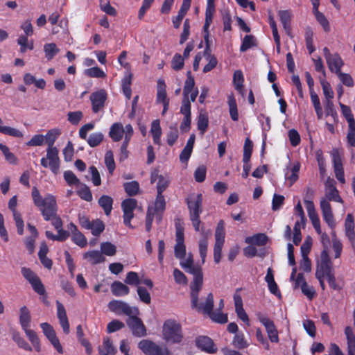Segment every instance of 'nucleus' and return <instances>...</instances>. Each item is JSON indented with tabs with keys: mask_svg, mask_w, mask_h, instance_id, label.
Segmentation results:
<instances>
[{
	"mask_svg": "<svg viewBox=\"0 0 355 355\" xmlns=\"http://www.w3.org/2000/svg\"><path fill=\"white\" fill-rule=\"evenodd\" d=\"M31 196L34 205L38 207L45 220H51L52 225L58 230L62 228V222L57 216V203L52 194H46L44 198L37 187L32 189Z\"/></svg>",
	"mask_w": 355,
	"mask_h": 355,
	"instance_id": "nucleus-1",
	"label": "nucleus"
},
{
	"mask_svg": "<svg viewBox=\"0 0 355 355\" xmlns=\"http://www.w3.org/2000/svg\"><path fill=\"white\" fill-rule=\"evenodd\" d=\"M325 195L320 201V207L324 220L328 226L333 229L336 226L331 206L329 201L343 202V200L338 194V191L334 184V180L330 178H327L325 182Z\"/></svg>",
	"mask_w": 355,
	"mask_h": 355,
	"instance_id": "nucleus-2",
	"label": "nucleus"
},
{
	"mask_svg": "<svg viewBox=\"0 0 355 355\" xmlns=\"http://www.w3.org/2000/svg\"><path fill=\"white\" fill-rule=\"evenodd\" d=\"M180 259V266L185 270L187 272H189L193 276V279L191 283L190 286H193V290L194 292L197 291L199 287H200V284L203 282V274L202 271V268L196 266L193 263V258L191 253L188 254V255L184 257L182 259Z\"/></svg>",
	"mask_w": 355,
	"mask_h": 355,
	"instance_id": "nucleus-3",
	"label": "nucleus"
},
{
	"mask_svg": "<svg viewBox=\"0 0 355 355\" xmlns=\"http://www.w3.org/2000/svg\"><path fill=\"white\" fill-rule=\"evenodd\" d=\"M203 282L201 283L200 287L196 291L193 290V286H190L191 289V302L192 308L205 315H209L213 311L214 307V296L212 293H209L205 299V302L200 304L198 302L199 293L202 288Z\"/></svg>",
	"mask_w": 355,
	"mask_h": 355,
	"instance_id": "nucleus-4",
	"label": "nucleus"
},
{
	"mask_svg": "<svg viewBox=\"0 0 355 355\" xmlns=\"http://www.w3.org/2000/svg\"><path fill=\"white\" fill-rule=\"evenodd\" d=\"M163 338L169 344L180 343L182 338L180 324L173 320H166L163 325Z\"/></svg>",
	"mask_w": 355,
	"mask_h": 355,
	"instance_id": "nucleus-5",
	"label": "nucleus"
},
{
	"mask_svg": "<svg viewBox=\"0 0 355 355\" xmlns=\"http://www.w3.org/2000/svg\"><path fill=\"white\" fill-rule=\"evenodd\" d=\"M225 223L221 220L218 222L215 232L214 259L216 263H218L221 259V251L225 242Z\"/></svg>",
	"mask_w": 355,
	"mask_h": 355,
	"instance_id": "nucleus-6",
	"label": "nucleus"
},
{
	"mask_svg": "<svg viewBox=\"0 0 355 355\" xmlns=\"http://www.w3.org/2000/svg\"><path fill=\"white\" fill-rule=\"evenodd\" d=\"M41 165L46 168H49L54 174L58 173L60 159L57 148H47L46 157L41 159Z\"/></svg>",
	"mask_w": 355,
	"mask_h": 355,
	"instance_id": "nucleus-7",
	"label": "nucleus"
},
{
	"mask_svg": "<svg viewBox=\"0 0 355 355\" xmlns=\"http://www.w3.org/2000/svg\"><path fill=\"white\" fill-rule=\"evenodd\" d=\"M108 308L116 315L124 314L130 316L138 313L137 308L130 307L127 303L120 300H112L108 304Z\"/></svg>",
	"mask_w": 355,
	"mask_h": 355,
	"instance_id": "nucleus-8",
	"label": "nucleus"
},
{
	"mask_svg": "<svg viewBox=\"0 0 355 355\" xmlns=\"http://www.w3.org/2000/svg\"><path fill=\"white\" fill-rule=\"evenodd\" d=\"M175 241L176 243L174 247L175 257L177 259H182L186 256V246L184 245V228L180 224H175Z\"/></svg>",
	"mask_w": 355,
	"mask_h": 355,
	"instance_id": "nucleus-9",
	"label": "nucleus"
},
{
	"mask_svg": "<svg viewBox=\"0 0 355 355\" xmlns=\"http://www.w3.org/2000/svg\"><path fill=\"white\" fill-rule=\"evenodd\" d=\"M78 219L80 225L83 228L91 230L92 234L94 236L100 235L105 229L103 223L98 219L90 221L87 216L80 215Z\"/></svg>",
	"mask_w": 355,
	"mask_h": 355,
	"instance_id": "nucleus-10",
	"label": "nucleus"
},
{
	"mask_svg": "<svg viewBox=\"0 0 355 355\" xmlns=\"http://www.w3.org/2000/svg\"><path fill=\"white\" fill-rule=\"evenodd\" d=\"M137 205V202L135 199L128 198L122 202L121 207L123 211V222L124 224L130 227L133 228L131 225V220L134 217L133 211Z\"/></svg>",
	"mask_w": 355,
	"mask_h": 355,
	"instance_id": "nucleus-11",
	"label": "nucleus"
},
{
	"mask_svg": "<svg viewBox=\"0 0 355 355\" xmlns=\"http://www.w3.org/2000/svg\"><path fill=\"white\" fill-rule=\"evenodd\" d=\"M21 274L29 282L36 293L39 295H44L45 293L44 285L40 278L32 270L27 268H22Z\"/></svg>",
	"mask_w": 355,
	"mask_h": 355,
	"instance_id": "nucleus-12",
	"label": "nucleus"
},
{
	"mask_svg": "<svg viewBox=\"0 0 355 355\" xmlns=\"http://www.w3.org/2000/svg\"><path fill=\"white\" fill-rule=\"evenodd\" d=\"M190 216H200L202 211V196L201 193H191L187 199Z\"/></svg>",
	"mask_w": 355,
	"mask_h": 355,
	"instance_id": "nucleus-13",
	"label": "nucleus"
},
{
	"mask_svg": "<svg viewBox=\"0 0 355 355\" xmlns=\"http://www.w3.org/2000/svg\"><path fill=\"white\" fill-rule=\"evenodd\" d=\"M259 322L265 327L268 339L272 343H277L279 341L278 331L274 322L268 317L261 314L258 315Z\"/></svg>",
	"mask_w": 355,
	"mask_h": 355,
	"instance_id": "nucleus-14",
	"label": "nucleus"
},
{
	"mask_svg": "<svg viewBox=\"0 0 355 355\" xmlns=\"http://www.w3.org/2000/svg\"><path fill=\"white\" fill-rule=\"evenodd\" d=\"M17 205V196H14L10 199L8 202V208L12 213L13 218L17 230V233L19 235H22L24 234V222L21 213L19 212L16 209Z\"/></svg>",
	"mask_w": 355,
	"mask_h": 355,
	"instance_id": "nucleus-15",
	"label": "nucleus"
},
{
	"mask_svg": "<svg viewBox=\"0 0 355 355\" xmlns=\"http://www.w3.org/2000/svg\"><path fill=\"white\" fill-rule=\"evenodd\" d=\"M127 324L131 329L134 336L137 337H143L146 335V327L142 321L135 315L129 316L127 320Z\"/></svg>",
	"mask_w": 355,
	"mask_h": 355,
	"instance_id": "nucleus-16",
	"label": "nucleus"
},
{
	"mask_svg": "<svg viewBox=\"0 0 355 355\" xmlns=\"http://www.w3.org/2000/svg\"><path fill=\"white\" fill-rule=\"evenodd\" d=\"M128 128H130L131 130V138L133 135V128L132 125L130 124H128L123 127V125L120 123H115L111 126L109 135L114 141H119L122 139L123 135H125V137L127 136Z\"/></svg>",
	"mask_w": 355,
	"mask_h": 355,
	"instance_id": "nucleus-17",
	"label": "nucleus"
},
{
	"mask_svg": "<svg viewBox=\"0 0 355 355\" xmlns=\"http://www.w3.org/2000/svg\"><path fill=\"white\" fill-rule=\"evenodd\" d=\"M308 216L317 233H320V220L311 200L304 199Z\"/></svg>",
	"mask_w": 355,
	"mask_h": 355,
	"instance_id": "nucleus-18",
	"label": "nucleus"
},
{
	"mask_svg": "<svg viewBox=\"0 0 355 355\" xmlns=\"http://www.w3.org/2000/svg\"><path fill=\"white\" fill-rule=\"evenodd\" d=\"M311 4L313 6V13L317 20V21L320 24L324 31L329 32L330 31V25L327 18L325 15L319 11L320 6V0H310Z\"/></svg>",
	"mask_w": 355,
	"mask_h": 355,
	"instance_id": "nucleus-19",
	"label": "nucleus"
},
{
	"mask_svg": "<svg viewBox=\"0 0 355 355\" xmlns=\"http://www.w3.org/2000/svg\"><path fill=\"white\" fill-rule=\"evenodd\" d=\"M300 170V164L299 162L289 163L284 171L285 180L288 182L289 186H292L298 179Z\"/></svg>",
	"mask_w": 355,
	"mask_h": 355,
	"instance_id": "nucleus-20",
	"label": "nucleus"
},
{
	"mask_svg": "<svg viewBox=\"0 0 355 355\" xmlns=\"http://www.w3.org/2000/svg\"><path fill=\"white\" fill-rule=\"evenodd\" d=\"M332 159L336 178L340 182L344 184L345 182V179L344 176L343 167L338 150H333Z\"/></svg>",
	"mask_w": 355,
	"mask_h": 355,
	"instance_id": "nucleus-21",
	"label": "nucleus"
},
{
	"mask_svg": "<svg viewBox=\"0 0 355 355\" xmlns=\"http://www.w3.org/2000/svg\"><path fill=\"white\" fill-rule=\"evenodd\" d=\"M166 208V202L162 194H157L155 202L149 206L148 210H151L152 214L155 216L158 221L162 220V216Z\"/></svg>",
	"mask_w": 355,
	"mask_h": 355,
	"instance_id": "nucleus-22",
	"label": "nucleus"
},
{
	"mask_svg": "<svg viewBox=\"0 0 355 355\" xmlns=\"http://www.w3.org/2000/svg\"><path fill=\"white\" fill-rule=\"evenodd\" d=\"M107 94L105 90L101 89L94 92L90 96L94 112H98L103 106L106 100Z\"/></svg>",
	"mask_w": 355,
	"mask_h": 355,
	"instance_id": "nucleus-23",
	"label": "nucleus"
},
{
	"mask_svg": "<svg viewBox=\"0 0 355 355\" xmlns=\"http://www.w3.org/2000/svg\"><path fill=\"white\" fill-rule=\"evenodd\" d=\"M57 316L59 320L60 324L65 334L69 333V323L67 318L66 310L63 304L59 301L56 302Z\"/></svg>",
	"mask_w": 355,
	"mask_h": 355,
	"instance_id": "nucleus-24",
	"label": "nucleus"
},
{
	"mask_svg": "<svg viewBox=\"0 0 355 355\" xmlns=\"http://www.w3.org/2000/svg\"><path fill=\"white\" fill-rule=\"evenodd\" d=\"M214 12V0H207L205 12V22L203 26L204 31L206 33V35H205V40L207 43L208 42V29L212 22Z\"/></svg>",
	"mask_w": 355,
	"mask_h": 355,
	"instance_id": "nucleus-25",
	"label": "nucleus"
},
{
	"mask_svg": "<svg viewBox=\"0 0 355 355\" xmlns=\"http://www.w3.org/2000/svg\"><path fill=\"white\" fill-rule=\"evenodd\" d=\"M327 67L331 73L335 74L341 71L345 63L341 56L338 53H333V56L326 60Z\"/></svg>",
	"mask_w": 355,
	"mask_h": 355,
	"instance_id": "nucleus-26",
	"label": "nucleus"
},
{
	"mask_svg": "<svg viewBox=\"0 0 355 355\" xmlns=\"http://www.w3.org/2000/svg\"><path fill=\"white\" fill-rule=\"evenodd\" d=\"M196 343L198 348L207 353L215 354L217 352V347L215 346L213 340L207 336L198 337Z\"/></svg>",
	"mask_w": 355,
	"mask_h": 355,
	"instance_id": "nucleus-27",
	"label": "nucleus"
},
{
	"mask_svg": "<svg viewBox=\"0 0 355 355\" xmlns=\"http://www.w3.org/2000/svg\"><path fill=\"white\" fill-rule=\"evenodd\" d=\"M354 227V216L352 214H348L345 220V232L352 246L355 245Z\"/></svg>",
	"mask_w": 355,
	"mask_h": 355,
	"instance_id": "nucleus-28",
	"label": "nucleus"
},
{
	"mask_svg": "<svg viewBox=\"0 0 355 355\" xmlns=\"http://www.w3.org/2000/svg\"><path fill=\"white\" fill-rule=\"evenodd\" d=\"M330 269H332V265L329 256L328 249H323L318 261L316 272H318L320 275V272Z\"/></svg>",
	"mask_w": 355,
	"mask_h": 355,
	"instance_id": "nucleus-29",
	"label": "nucleus"
},
{
	"mask_svg": "<svg viewBox=\"0 0 355 355\" xmlns=\"http://www.w3.org/2000/svg\"><path fill=\"white\" fill-rule=\"evenodd\" d=\"M150 180L152 183L157 181V194H162L164 191L168 187L170 182L168 178L159 175L157 171H154L151 173Z\"/></svg>",
	"mask_w": 355,
	"mask_h": 355,
	"instance_id": "nucleus-30",
	"label": "nucleus"
},
{
	"mask_svg": "<svg viewBox=\"0 0 355 355\" xmlns=\"http://www.w3.org/2000/svg\"><path fill=\"white\" fill-rule=\"evenodd\" d=\"M201 234L202 238L199 240L198 248L202 263H204L205 262L207 253L208 238L211 236V233L210 231L205 232L202 230Z\"/></svg>",
	"mask_w": 355,
	"mask_h": 355,
	"instance_id": "nucleus-31",
	"label": "nucleus"
},
{
	"mask_svg": "<svg viewBox=\"0 0 355 355\" xmlns=\"http://www.w3.org/2000/svg\"><path fill=\"white\" fill-rule=\"evenodd\" d=\"M345 335L347 340V355H355V334L351 327H346Z\"/></svg>",
	"mask_w": 355,
	"mask_h": 355,
	"instance_id": "nucleus-32",
	"label": "nucleus"
},
{
	"mask_svg": "<svg viewBox=\"0 0 355 355\" xmlns=\"http://www.w3.org/2000/svg\"><path fill=\"white\" fill-rule=\"evenodd\" d=\"M83 259L89 263L96 265L105 261V259L100 251L90 250L83 254Z\"/></svg>",
	"mask_w": 355,
	"mask_h": 355,
	"instance_id": "nucleus-33",
	"label": "nucleus"
},
{
	"mask_svg": "<svg viewBox=\"0 0 355 355\" xmlns=\"http://www.w3.org/2000/svg\"><path fill=\"white\" fill-rule=\"evenodd\" d=\"M244 76L241 70H236L233 76V85L235 89L243 96L245 95L243 87Z\"/></svg>",
	"mask_w": 355,
	"mask_h": 355,
	"instance_id": "nucleus-34",
	"label": "nucleus"
},
{
	"mask_svg": "<svg viewBox=\"0 0 355 355\" xmlns=\"http://www.w3.org/2000/svg\"><path fill=\"white\" fill-rule=\"evenodd\" d=\"M61 135V130L58 128L49 130L44 135V142L48 145V148H55L53 146L55 141Z\"/></svg>",
	"mask_w": 355,
	"mask_h": 355,
	"instance_id": "nucleus-35",
	"label": "nucleus"
},
{
	"mask_svg": "<svg viewBox=\"0 0 355 355\" xmlns=\"http://www.w3.org/2000/svg\"><path fill=\"white\" fill-rule=\"evenodd\" d=\"M150 133L155 144H161L162 129L159 120H154L151 123Z\"/></svg>",
	"mask_w": 355,
	"mask_h": 355,
	"instance_id": "nucleus-36",
	"label": "nucleus"
},
{
	"mask_svg": "<svg viewBox=\"0 0 355 355\" xmlns=\"http://www.w3.org/2000/svg\"><path fill=\"white\" fill-rule=\"evenodd\" d=\"M157 344L149 340H142L138 344V347L145 355H153Z\"/></svg>",
	"mask_w": 355,
	"mask_h": 355,
	"instance_id": "nucleus-37",
	"label": "nucleus"
},
{
	"mask_svg": "<svg viewBox=\"0 0 355 355\" xmlns=\"http://www.w3.org/2000/svg\"><path fill=\"white\" fill-rule=\"evenodd\" d=\"M111 291L115 296H123L129 293V288L120 282H114L111 285Z\"/></svg>",
	"mask_w": 355,
	"mask_h": 355,
	"instance_id": "nucleus-38",
	"label": "nucleus"
},
{
	"mask_svg": "<svg viewBox=\"0 0 355 355\" xmlns=\"http://www.w3.org/2000/svg\"><path fill=\"white\" fill-rule=\"evenodd\" d=\"M98 204L103 209L105 214L109 216L112 209L113 199L109 196L103 195L99 198Z\"/></svg>",
	"mask_w": 355,
	"mask_h": 355,
	"instance_id": "nucleus-39",
	"label": "nucleus"
},
{
	"mask_svg": "<svg viewBox=\"0 0 355 355\" xmlns=\"http://www.w3.org/2000/svg\"><path fill=\"white\" fill-rule=\"evenodd\" d=\"M157 101L159 103L168 102V99L166 98V84L163 80H159L157 81Z\"/></svg>",
	"mask_w": 355,
	"mask_h": 355,
	"instance_id": "nucleus-40",
	"label": "nucleus"
},
{
	"mask_svg": "<svg viewBox=\"0 0 355 355\" xmlns=\"http://www.w3.org/2000/svg\"><path fill=\"white\" fill-rule=\"evenodd\" d=\"M268 240L267 236L264 234H257L252 236L245 239V243L250 245H263Z\"/></svg>",
	"mask_w": 355,
	"mask_h": 355,
	"instance_id": "nucleus-41",
	"label": "nucleus"
},
{
	"mask_svg": "<svg viewBox=\"0 0 355 355\" xmlns=\"http://www.w3.org/2000/svg\"><path fill=\"white\" fill-rule=\"evenodd\" d=\"M128 135L126 137H124V141L121 146L120 149V155H119V160L121 162L125 160L128 157V151L127 150L128 144L130 141V128H128Z\"/></svg>",
	"mask_w": 355,
	"mask_h": 355,
	"instance_id": "nucleus-42",
	"label": "nucleus"
},
{
	"mask_svg": "<svg viewBox=\"0 0 355 355\" xmlns=\"http://www.w3.org/2000/svg\"><path fill=\"white\" fill-rule=\"evenodd\" d=\"M45 58L48 60H52L60 51L55 43H47L44 45Z\"/></svg>",
	"mask_w": 355,
	"mask_h": 355,
	"instance_id": "nucleus-43",
	"label": "nucleus"
},
{
	"mask_svg": "<svg viewBox=\"0 0 355 355\" xmlns=\"http://www.w3.org/2000/svg\"><path fill=\"white\" fill-rule=\"evenodd\" d=\"M232 345L239 349H243L249 346V343L245 338L243 333H237L234 335L232 340Z\"/></svg>",
	"mask_w": 355,
	"mask_h": 355,
	"instance_id": "nucleus-44",
	"label": "nucleus"
},
{
	"mask_svg": "<svg viewBox=\"0 0 355 355\" xmlns=\"http://www.w3.org/2000/svg\"><path fill=\"white\" fill-rule=\"evenodd\" d=\"M28 36L20 35L17 39V44L20 46V51L24 53L27 49L33 50L34 43L33 40L29 41Z\"/></svg>",
	"mask_w": 355,
	"mask_h": 355,
	"instance_id": "nucleus-45",
	"label": "nucleus"
},
{
	"mask_svg": "<svg viewBox=\"0 0 355 355\" xmlns=\"http://www.w3.org/2000/svg\"><path fill=\"white\" fill-rule=\"evenodd\" d=\"M228 105H229V110H230V114L231 116V119L236 121L239 119V114H238V110H237V105L234 96L233 94L228 96Z\"/></svg>",
	"mask_w": 355,
	"mask_h": 355,
	"instance_id": "nucleus-46",
	"label": "nucleus"
},
{
	"mask_svg": "<svg viewBox=\"0 0 355 355\" xmlns=\"http://www.w3.org/2000/svg\"><path fill=\"white\" fill-rule=\"evenodd\" d=\"M19 321L22 328L30 327L31 315L26 306L20 309Z\"/></svg>",
	"mask_w": 355,
	"mask_h": 355,
	"instance_id": "nucleus-47",
	"label": "nucleus"
},
{
	"mask_svg": "<svg viewBox=\"0 0 355 355\" xmlns=\"http://www.w3.org/2000/svg\"><path fill=\"white\" fill-rule=\"evenodd\" d=\"M77 193L83 199L87 202H90L92 200V195L89 187L83 184H80L77 187Z\"/></svg>",
	"mask_w": 355,
	"mask_h": 355,
	"instance_id": "nucleus-48",
	"label": "nucleus"
},
{
	"mask_svg": "<svg viewBox=\"0 0 355 355\" xmlns=\"http://www.w3.org/2000/svg\"><path fill=\"white\" fill-rule=\"evenodd\" d=\"M195 85V80L191 76V72L189 71L187 73V78L184 82V86L183 88V95L185 98H189V94L190 92L193 91Z\"/></svg>",
	"mask_w": 355,
	"mask_h": 355,
	"instance_id": "nucleus-49",
	"label": "nucleus"
},
{
	"mask_svg": "<svg viewBox=\"0 0 355 355\" xmlns=\"http://www.w3.org/2000/svg\"><path fill=\"white\" fill-rule=\"evenodd\" d=\"M0 132L17 138H22L24 133L18 129L0 125Z\"/></svg>",
	"mask_w": 355,
	"mask_h": 355,
	"instance_id": "nucleus-50",
	"label": "nucleus"
},
{
	"mask_svg": "<svg viewBox=\"0 0 355 355\" xmlns=\"http://www.w3.org/2000/svg\"><path fill=\"white\" fill-rule=\"evenodd\" d=\"M25 333L30 340V341L32 343L35 349L37 352L40 351V345L39 342V339L35 334V332L31 329H29V327L26 328H22Z\"/></svg>",
	"mask_w": 355,
	"mask_h": 355,
	"instance_id": "nucleus-51",
	"label": "nucleus"
},
{
	"mask_svg": "<svg viewBox=\"0 0 355 355\" xmlns=\"http://www.w3.org/2000/svg\"><path fill=\"white\" fill-rule=\"evenodd\" d=\"M86 139L89 146L96 147L102 142L103 135L101 132H94Z\"/></svg>",
	"mask_w": 355,
	"mask_h": 355,
	"instance_id": "nucleus-52",
	"label": "nucleus"
},
{
	"mask_svg": "<svg viewBox=\"0 0 355 355\" xmlns=\"http://www.w3.org/2000/svg\"><path fill=\"white\" fill-rule=\"evenodd\" d=\"M104 349H99L101 355H114L116 352V348L112 345L110 339L107 338L103 342Z\"/></svg>",
	"mask_w": 355,
	"mask_h": 355,
	"instance_id": "nucleus-53",
	"label": "nucleus"
},
{
	"mask_svg": "<svg viewBox=\"0 0 355 355\" xmlns=\"http://www.w3.org/2000/svg\"><path fill=\"white\" fill-rule=\"evenodd\" d=\"M320 84L322 88L324 96L327 101H331L334 98V92L331 87L330 84L324 80V78L320 80Z\"/></svg>",
	"mask_w": 355,
	"mask_h": 355,
	"instance_id": "nucleus-54",
	"label": "nucleus"
},
{
	"mask_svg": "<svg viewBox=\"0 0 355 355\" xmlns=\"http://www.w3.org/2000/svg\"><path fill=\"white\" fill-rule=\"evenodd\" d=\"M101 250L102 254H104L106 256H113L116 254V248L110 242H104L101 244Z\"/></svg>",
	"mask_w": 355,
	"mask_h": 355,
	"instance_id": "nucleus-55",
	"label": "nucleus"
},
{
	"mask_svg": "<svg viewBox=\"0 0 355 355\" xmlns=\"http://www.w3.org/2000/svg\"><path fill=\"white\" fill-rule=\"evenodd\" d=\"M341 112L347 121L348 125L355 124V120L349 106L340 103Z\"/></svg>",
	"mask_w": 355,
	"mask_h": 355,
	"instance_id": "nucleus-56",
	"label": "nucleus"
},
{
	"mask_svg": "<svg viewBox=\"0 0 355 355\" xmlns=\"http://www.w3.org/2000/svg\"><path fill=\"white\" fill-rule=\"evenodd\" d=\"M252 142L249 138H246L245 140L244 147H243V162H250V157L252 152Z\"/></svg>",
	"mask_w": 355,
	"mask_h": 355,
	"instance_id": "nucleus-57",
	"label": "nucleus"
},
{
	"mask_svg": "<svg viewBox=\"0 0 355 355\" xmlns=\"http://www.w3.org/2000/svg\"><path fill=\"white\" fill-rule=\"evenodd\" d=\"M105 164L110 174H112L115 169V162L112 151L108 150L105 155Z\"/></svg>",
	"mask_w": 355,
	"mask_h": 355,
	"instance_id": "nucleus-58",
	"label": "nucleus"
},
{
	"mask_svg": "<svg viewBox=\"0 0 355 355\" xmlns=\"http://www.w3.org/2000/svg\"><path fill=\"white\" fill-rule=\"evenodd\" d=\"M85 74L92 78H105V73L98 67H93L85 71Z\"/></svg>",
	"mask_w": 355,
	"mask_h": 355,
	"instance_id": "nucleus-59",
	"label": "nucleus"
},
{
	"mask_svg": "<svg viewBox=\"0 0 355 355\" xmlns=\"http://www.w3.org/2000/svg\"><path fill=\"white\" fill-rule=\"evenodd\" d=\"M198 129L203 135L208 127V117L206 114L200 113L198 118Z\"/></svg>",
	"mask_w": 355,
	"mask_h": 355,
	"instance_id": "nucleus-60",
	"label": "nucleus"
},
{
	"mask_svg": "<svg viewBox=\"0 0 355 355\" xmlns=\"http://www.w3.org/2000/svg\"><path fill=\"white\" fill-rule=\"evenodd\" d=\"M64 178L67 183L70 186L75 185L78 187L80 184L79 179L71 171H66L64 173Z\"/></svg>",
	"mask_w": 355,
	"mask_h": 355,
	"instance_id": "nucleus-61",
	"label": "nucleus"
},
{
	"mask_svg": "<svg viewBox=\"0 0 355 355\" xmlns=\"http://www.w3.org/2000/svg\"><path fill=\"white\" fill-rule=\"evenodd\" d=\"M71 240L74 243L80 248H84L87 245L86 237L79 231L73 232L71 235Z\"/></svg>",
	"mask_w": 355,
	"mask_h": 355,
	"instance_id": "nucleus-62",
	"label": "nucleus"
},
{
	"mask_svg": "<svg viewBox=\"0 0 355 355\" xmlns=\"http://www.w3.org/2000/svg\"><path fill=\"white\" fill-rule=\"evenodd\" d=\"M184 64V58L180 54H175L171 60V67L175 71H179L183 68Z\"/></svg>",
	"mask_w": 355,
	"mask_h": 355,
	"instance_id": "nucleus-63",
	"label": "nucleus"
},
{
	"mask_svg": "<svg viewBox=\"0 0 355 355\" xmlns=\"http://www.w3.org/2000/svg\"><path fill=\"white\" fill-rule=\"evenodd\" d=\"M347 141L349 146L355 148V123L348 125Z\"/></svg>",
	"mask_w": 355,
	"mask_h": 355,
	"instance_id": "nucleus-64",
	"label": "nucleus"
}]
</instances>
